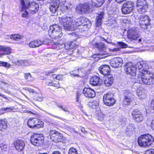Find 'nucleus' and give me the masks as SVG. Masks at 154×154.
I'll return each mask as SVG.
<instances>
[{"label": "nucleus", "instance_id": "nucleus-49", "mask_svg": "<svg viewBox=\"0 0 154 154\" xmlns=\"http://www.w3.org/2000/svg\"><path fill=\"white\" fill-rule=\"evenodd\" d=\"M134 128L132 125H129L127 127V131L128 132L132 131Z\"/></svg>", "mask_w": 154, "mask_h": 154}, {"label": "nucleus", "instance_id": "nucleus-62", "mask_svg": "<svg viewBox=\"0 0 154 154\" xmlns=\"http://www.w3.org/2000/svg\"><path fill=\"white\" fill-rule=\"evenodd\" d=\"M52 154H61V153L57 151H56L52 153Z\"/></svg>", "mask_w": 154, "mask_h": 154}, {"label": "nucleus", "instance_id": "nucleus-30", "mask_svg": "<svg viewBox=\"0 0 154 154\" xmlns=\"http://www.w3.org/2000/svg\"><path fill=\"white\" fill-rule=\"evenodd\" d=\"M35 126L34 128H42L43 126L44 123L40 120L38 119L35 118Z\"/></svg>", "mask_w": 154, "mask_h": 154}, {"label": "nucleus", "instance_id": "nucleus-57", "mask_svg": "<svg viewBox=\"0 0 154 154\" xmlns=\"http://www.w3.org/2000/svg\"><path fill=\"white\" fill-rule=\"evenodd\" d=\"M81 131L84 133H86L87 132L85 130V128L84 127H82L81 128Z\"/></svg>", "mask_w": 154, "mask_h": 154}, {"label": "nucleus", "instance_id": "nucleus-5", "mask_svg": "<svg viewBox=\"0 0 154 154\" xmlns=\"http://www.w3.org/2000/svg\"><path fill=\"white\" fill-rule=\"evenodd\" d=\"M48 33L52 38H58L61 37L62 35L61 27L57 24H54L50 26Z\"/></svg>", "mask_w": 154, "mask_h": 154}, {"label": "nucleus", "instance_id": "nucleus-54", "mask_svg": "<svg viewBox=\"0 0 154 154\" xmlns=\"http://www.w3.org/2000/svg\"><path fill=\"white\" fill-rule=\"evenodd\" d=\"M110 50H111V51H119L120 50L119 48H114L113 49H110Z\"/></svg>", "mask_w": 154, "mask_h": 154}, {"label": "nucleus", "instance_id": "nucleus-51", "mask_svg": "<svg viewBox=\"0 0 154 154\" xmlns=\"http://www.w3.org/2000/svg\"><path fill=\"white\" fill-rule=\"evenodd\" d=\"M145 154H154V149H151L146 151Z\"/></svg>", "mask_w": 154, "mask_h": 154}, {"label": "nucleus", "instance_id": "nucleus-52", "mask_svg": "<svg viewBox=\"0 0 154 154\" xmlns=\"http://www.w3.org/2000/svg\"><path fill=\"white\" fill-rule=\"evenodd\" d=\"M52 86H53L57 88H59L60 87L59 82L55 83L53 82L52 84Z\"/></svg>", "mask_w": 154, "mask_h": 154}, {"label": "nucleus", "instance_id": "nucleus-29", "mask_svg": "<svg viewBox=\"0 0 154 154\" xmlns=\"http://www.w3.org/2000/svg\"><path fill=\"white\" fill-rule=\"evenodd\" d=\"M113 77L112 76L107 78L104 80V84L107 87L111 86L113 83Z\"/></svg>", "mask_w": 154, "mask_h": 154}, {"label": "nucleus", "instance_id": "nucleus-35", "mask_svg": "<svg viewBox=\"0 0 154 154\" xmlns=\"http://www.w3.org/2000/svg\"><path fill=\"white\" fill-rule=\"evenodd\" d=\"M23 37L19 34H13L11 35L10 36L11 39L16 41L21 39Z\"/></svg>", "mask_w": 154, "mask_h": 154}, {"label": "nucleus", "instance_id": "nucleus-3", "mask_svg": "<svg viewBox=\"0 0 154 154\" xmlns=\"http://www.w3.org/2000/svg\"><path fill=\"white\" fill-rule=\"evenodd\" d=\"M20 4L22 11H24L28 9L32 14L35 13L38 11L39 5L34 2H30L28 0H21Z\"/></svg>", "mask_w": 154, "mask_h": 154}, {"label": "nucleus", "instance_id": "nucleus-61", "mask_svg": "<svg viewBox=\"0 0 154 154\" xmlns=\"http://www.w3.org/2000/svg\"><path fill=\"white\" fill-rule=\"evenodd\" d=\"M26 111V113H31L32 114H35V113H34L33 112H32L30 111L26 110V111Z\"/></svg>", "mask_w": 154, "mask_h": 154}, {"label": "nucleus", "instance_id": "nucleus-46", "mask_svg": "<svg viewBox=\"0 0 154 154\" xmlns=\"http://www.w3.org/2000/svg\"><path fill=\"white\" fill-rule=\"evenodd\" d=\"M86 20H85V22L86 23V24L85 25H83V26H86L87 27H88L89 26H91V23L90 20H88L86 18Z\"/></svg>", "mask_w": 154, "mask_h": 154}, {"label": "nucleus", "instance_id": "nucleus-59", "mask_svg": "<svg viewBox=\"0 0 154 154\" xmlns=\"http://www.w3.org/2000/svg\"><path fill=\"white\" fill-rule=\"evenodd\" d=\"M52 82H47V84L48 86H52Z\"/></svg>", "mask_w": 154, "mask_h": 154}, {"label": "nucleus", "instance_id": "nucleus-41", "mask_svg": "<svg viewBox=\"0 0 154 154\" xmlns=\"http://www.w3.org/2000/svg\"><path fill=\"white\" fill-rule=\"evenodd\" d=\"M68 154H78L76 149L73 148H70L69 150Z\"/></svg>", "mask_w": 154, "mask_h": 154}, {"label": "nucleus", "instance_id": "nucleus-37", "mask_svg": "<svg viewBox=\"0 0 154 154\" xmlns=\"http://www.w3.org/2000/svg\"><path fill=\"white\" fill-rule=\"evenodd\" d=\"M137 96L139 97V99H143L145 97V95L144 94L142 91L138 90L137 92Z\"/></svg>", "mask_w": 154, "mask_h": 154}, {"label": "nucleus", "instance_id": "nucleus-56", "mask_svg": "<svg viewBox=\"0 0 154 154\" xmlns=\"http://www.w3.org/2000/svg\"><path fill=\"white\" fill-rule=\"evenodd\" d=\"M80 94H78L76 95V102H79V98L80 97Z\"/></svg>", "mask_w": 154, "mask_h": 154}, {"label": "nucleus", "instance_id": "nucleus-8", "mask_svg": "<svg viewBox=\"0 0 154 154\" xmlns=\"http://www.w3.org/2000/svg\"><path fill=\"white\" fill-rule=\"evenodd\" d=\"M95 47L100 51L98 55L100 58H104L108 56L107 52L106 51V47L104 44L102 43L96 44Z\"/></svg>", "mask_w": 154, "mask_h": 154}, {"label": "nucleus", "instance_id": "nucleus-39", "mask_svg": "<svg viewBox=\"0 0 154 154\" xmlns=\"http://www.w3.org/2000/svg\"><path fill=\"white\" fill-rule=\"evenodd\" d=\"M7 146L3 144H0V153H3L7 149Z\"/></svg>", "mask_w": 154, "mask_h": 154}, {"label": "nucleus", "instance_id": "nucleus-60", "mask_svg": "<svg viewBox=\"0 0 154 154\" xmlns=\"http://www.w3.org/2000/svg\"><path fill=\"white\" fill-rule=\"evenodd\" d=\"M152 127L154 130V119L153 120L151 123Z\"/></svg>", "mask_w": 154, "mask_h": 154}, {"label": "nucleus", "instance_id": "nucleus-20", "mask_svg": "<svg viewBox=\"0 0 154 154\" xmlns=\"http://www.w3.org/2000/svg\"><path fill=\"white\" fill-rule=\"evenodd\" d=\"M77 10L82 13H88L90 10V7L87 4L81 5L77 8Z\"/></svg>", "mask_w": 154, "mask_h": 154}, {"label": "nucleus", "instance_id": "nucleus-36", "mask_svg": "<svg viewBox=\"0 0 154 154\" xmlns=\"http://www.w3.org/2000/svg\"><path fill=\"white\" fill-rule=\"evenodd\" d=\"M35 118H33L32 119H30L28 120L27 124L29 127L33 128L35 127Z\"/></svg>", "mask_w": 154, "mask_h": 154}, {"label": "nucleus", "instance_id": "nucleus-9", "mask_svg": "<svg viewBox=\"0 0 154 154\" xmlns=\"http://www.w3.org/2000/svg\"><path fill=\"white\" fill-rule=\"evenodd\" d=\"M50 136L51 140L56 143L63 142L64 139L61 134L55 131H51Z\"/></svg>", "mask_w": 154, "mask_h": 154}, {"label": "nucleus", "instance_id": "nucleus-34", "mask_svg": "<svg viewBox=\"0 0 154 154\" xmlns=\"http://www.w3.org/2000/svg\"><path fill=\"white\" fill-rule=\"evenodd\" d=\"M7 125L6 121L0 120V130H2L7 128Z\"/></svg>", "mask_w": 154, "mask_h": 154}, {"label": "nucleus", "instance_id": "nucleus-27", "mask_svg": "<svg viewBox=\"0 0 154 154\" xmlns=\"http://www.w3.org/2000/svg\"><path fill=\"white\" fill-rule=\"evenodd\" d=\"M2 48H1L0 50V51H3L4 53L2 54H1V56L5 54H9L11 53V49L10 47L8 46H2Z\"/></svg>", "mask_w": 154, "mask_h": 154}, {"label": "nucleus", "instance_id": "nucleus-50", "mask_svg": "<svg viewBox=\"0 0 154 154\" xmlns=\"http://www.w3.org/2000/svg\"><path fill=\"white\" fill-rule=\"evenodd\" d=\"M55 70V69H52L51 70H50L48 72H45V74L46 75L48 76L50 74H51L54 73Z\"/></svg>", "mask_w": 154, "mask_h": 154}, {"label": "nucleus", "instance_id": "nucleus-21", "mask_svg": "<svg viewBox=\"0 0 154 154\" xmlns=\"http://www.w3.org/2000/svg\"><path fill=\"white\" fill-rule=\"evenodd\" d=\"M14 146L16 149L19 151H22L23 149L25 144L22 140H19L16 141L14 143Z\"/></svg>", "mask_w": 154, "mask_h": 154}, {"label": "nucleus", "instance_id": "nucleus-58", "mask_svg": "<svg viewBox=\"0 0 154 154\" xmlns=\"http://www.w3.org/2000/svg\"><path fill=\"white\" fill-rule=\"evenodd\" d=\"M125 0H115L116 1L119 3H121L122 2Z\"/></svg>", "mask_w": 154, "mask_h": 154}, {"label": "nucleus", "instance_id": "nucleus-44", "mask_svg": "<svg viewBox=\"0 0 154 154\" xmlns=\"http://www.w3.org/2000/svg\"><path fill=\"white\" fill-rule=\"evenodd\" d=\"M117 43L119 45V46H121L122 48H127L128 46L127 45L123 42H117Z\"/></svg>", "mask_w": 154, "mask_h": 154}, {"label": "nucleus", "instance_id": "nucleus-10", "mask_svg": "<svg viewBox=\"0 0 154 154\" xmlns=\"http://www.w3.org/2000/svg\"><path fill=\"white\" fill-rule=\"evenodd\" d=\"M103 101L106 105L111 106L115 103L116 100L113 97L112 94L108 93L104 95Z\"/></svg>", "mask_w": 154, "mask_h": 154}, {"label": "nucleus", "instance_id": "nucleus-45", "mask_svg": "<svg viewBox=\"0 0 154 154\" xmlns=\"http://www.w3.org/2000/svg\"><path fill=\"white\" fill-rule=\"evenodd\" d=\"M79 72V70L77 69L71 72V74L72 75L74 76H79L78 73Z\"/></svg>", "mask_w": 154, "mask_h": 154}, {"label": "nucleus", "instance_id": "nucleus-13", "mask_svg": "<svg viewBox=\"0 0 154 154\" xmlns=\"http://www.w3.org/2000/svg\"><path fill=\"white\" fill-rule=\"evenodd\" d=\"M61 9L65 12L71 15L72 14V5L68 2H63L61 3Z\"/></svg>", "mask_w": 154, "mask_h": 154}, {"label": "nucleus", "instance_id": "nucleus-26", "mask_svg": "<svg viewBox=\"0 0 154 154\" xmlns=\"http://www.w3.org/2000/svg\"><path fill=\"white\" fill-rule=\"evenodd\" d=\"M139 19L140 20V23H144L147 24H149V20L148 16L145 15H142L139 17Z\"/></svg>", "mask_w": 154, "mask_h": 154}, {"label": "nucleus", "instance_id": "nucleus-4", "mask_svg": "<svg viewBox=\"0 0 154 154\" xmlns=\"http://www.w3.org/2000/svg\"><path fill=\"white\" fill-rule=\"evenodd\" d=\"M153 141V138L149 134H144L141 136L138 139L139 145L141 147H145L150 146Z\"/></svg>", "mask_w": 154, "mask_h": 154}, {"label": "nucleus", "instance_id": "nucleus-15", "mask_svg": "<svg viewBox=\"0 0 154 154\" xmlns=\"http://www.w3.org/2000/svg\"><path fill=\"white\" fill-rule=\"evenodd\" d=\"M82 93L85 97L88 98H93L95 96V91L89 88H84Z\"/></svg>", "mask_w": 154, "mask_h": 154}, {"label": "nucleus", "instance_id": "nucleus-19", "mask_svg": "<svg viewBox=\"0 0 154 154\" xmlns=\"http://www.w3.org/2000/svg\"><path fill=\"white\" fill-rule=\"evenodd\" d=\"M100 72L104 75H108L110 73L109 67L106 65H101L98 69Z\"/></svg>", "mask_w": 154, "mask_h": 154}, {"label": "nucleus", "instance_id": "nucleus-11", "mask_svg": "<svg viewBox=\"0 0 154 154\" xmlns=\"http://www.w3.org/2000/svg\"><path fill=\"white\" fill-rule=\"evenodd\" d=\"M124 70L127 74L131 75L132 76H136V69L134 66L131 63H127L124 66ZM136 76H135V77Z\"/></svg>", "mask_w": 154, "mask_h": 154}, {"label": "nucleus", "instance_id": "nucleus-22", "mask_svg": "<svg viewBox=\"0 0 154 154\" xmlns=\"http://www.w3.org/2000/svg\"><path fill=\"white\" fill-rule=\"evenodd\" d=\"M100 78L97 76L94 75L91 77L90 80V84L93 86L99 85L100 83Z\"/></svg>", "mask_w": 154, "mask_h": 154}, {"label": "nucleus", "instance_id": "nucleus-40", "mask_svg": "<svg viewBox=\"0 0 154 154\" xmlns=\"http://www.w3.org/2000/svg\"><path fill=\"white\" fill-rule=\"evenodd\" d=\"M26 62V61L25 60H19L16 62V64L18 66H24L25 65V63Z\"/></svg>", "mask_w": 154, "mask_h": 154}, {"label": "nucleus", "instance_id": "nucleus-63", "mask_svg": "<svg viewBox=\"0 0 154 154\" xmlns=\"http://www.w3.org/2000/svg\"><path fill=\"white\" fill-rule=\"evenodd\" d=\"M5 110H12L13 109L12 107L11 108H6L5 109Z\"/></svg>", "mask_w": 154, "mask_h": 154}, {"label": "nucleus", "instance_id": "nucleus-42", "mask_svg": "<svg viewBox=\"0 0 154 154\" xmlns=\"http://www.w3.org/2000/svg\"><path fill=\"white\" fill-rule=\"evenodd\" d=\"M142 64H143L142 61L137 62L135 65V68L140 69L142 68Z\"/></svg>", "mask_w": 154, "mask_h": 154}, {"label": "nucleus", "instance_id": "nucleus-17", "mask_svg": "<svg viewBox=\"0 0 154 154\" xmlns=\"http://www.w3.org/2000/svg\"><path fill=\"white\" fill-rule=\"evenodd\" d=\"M139 35L138 34L136 29L134 28L128 30V38L135 40L139 38Z\"/></svg>", "mask_w": 154, "mask_h": 154}, {"label": "nucleus", "instance_id": "nucleus-18", "mask_svg": "<svg viewBox=\"0 0 154 154\" xmlns=\"http://www.w3.org/2000/svg\"><path fill=\"white\" fill-rule=\"evenodd\" d=\"M60 4L59 0H54L51 1L49 6L50 11L53 13H55L57 11Z\"/></svg>", "mask_w": 154, "mask_h": 154}, {"label": "nucleus", "instance_id": "nucleus-23", "mask_svg": "<svg viewBox=\"0 0 154 154\" xmlns=\"http://www.w3.org/2000/svg\"><path fill=\"white\" fill-rule=\"evenodd\" d=\"M43 44V42L39 40H36L30 42L29 46L30 48H35L39 47Z\"/></svg>", "mask_w": 154, "mask_h": 154}, {"label": "nucleus", "instance_id": "nucleus-7", "mask_svg": "<svg viewBox=\"0 0 154 154\" xmlns=\"http://www.w3.org/2000/svg\"><path fill=\"white\" fill-rule=\"evenodd\" d=\"M44 138L42 134H35L32 136L30 141L33 145L38 146L42 143Z\"/></svg>", "mask_w": 154, "mask_h": 154}, {"label": "nucleus", "instance_id": "nucleus-33", "mask_svg": "<svg viewBox=\"0 0 154 154\" xmlns=\"http://www.w3.org/2000/svg\"><path fill=\"white\" fill-rule=\"evenodd\" d=\"M145 5H147V2L146 0H137V7L138 6H144Z\"/></svg>", "mask_w": 154, "mask_h": 154}, {"label": "nucleus", "instance_id": "nucleus-24", "mask_svg": "<svg viewBox=\"0 0 154 154\" xmlns=\"http://www.w3.org/2000/svg\"><path fill=\"white\" fill-rule=\"evenodd\" d=\"M142 68H143V73L144 74H151L152 73V72L148 69V66L146 64L145 61H142Z\"/></svg>", "mask_w": 154, "mask_h": 154}, {"label": "nucleus", "instance_id": "nucleus-38", "mask_svg": "<svg viewBox=\"0 0 154 154\" xmlns=\"http://www.w3.org/2000/svg\"><path fill=\"white\" fill-rule=\"evenodd\" d=\"M0 66H2L7 68H9L10 67L11 65L10 63L7 62L0 61Z\"/></svg>", "mask_w": 154, "mask_h": 154}, {"label": "nucleus", "instance_id": "nucleus-64", "mask_svg": "<svg viewBox=\"0 0 154 154\" xmlns=\"http://www.w3.org/2000/svg\"><path fill=\"white\" fill-rule=\"evenodd\" d=\"M29 91L30 93H33L34 92V91L33 89H30L29 90Z\"/></svg>", "mask_w": 154, "mask_h": 154}, {"label": "nucleus", "instance_id": "nucleus-48", "mask_svg": "<svg viewBox=\"0 0 154 154\" xmlns=\"http://www.w3.org/2000/svg\"><path fill=\"white\" fill-rule=\"evenodd\" d=\"M24 77L26 79H28L29 81L31 80V76L30 73L24 74Z\"/></svg>", "mask_w": 154, "mask_h": 154}, {"label": "nucleus", "instance_id": "nucleus-32", "mask_svg": "<svg viewBox=\"0 0 154 154\" xmlns=\"http://www.w3.org/2000/svg\"><path fill=\"white\" fill-rule=\"evenodd\" d=\"M98 105V103L95 101H90L88 103V106L93 109L96 108Z\"/></svg>", "mask_w": 154, "mask_h": 154}, {"label": "nucleus", "instance_id": "nucleus-47", "mask_svg": "<svg viewBox=\"0 0 154 154\" xmlns=\"http://www.w3.org/2000/svg\"><path fill=\"white\" fill-rule=\"evenodd\" d=\"M26 10L23 11L24 12L22 14V16L23 17L27 18L28 17L29 13Z\"/></svg>", "mask_w": 154, "mask_h": 154}, {"label": "nucleus", "instance_id": "nucleus-28", "mask_svg": "<svg viewBox=\"0 0 154 154\" xmlns=\"http://www.w3.org/2000/svg\"><path fill=\"white\" fill-rule=\"evenodd\" d=\"M104 1L105 0H91L92 5L96 7L101 6Z\"/></svg>", "mask_w": 154, "mask_h": 154}, {"label": "nucleus", "instance_id": "nucleus-25", "mask_svg": "<svg viewBox=\"0 0 154 154\" xmlns=\"http://www.w3.org/2000/svg\"><path fill=\"white\" fill-rule=\"evenodd\" d=\"M104 14L103 12H100V14H98V16L96 18V26L97 27L100 26L102 24V19L103 18Z\"/></svg>", "mask_w": 154, "mask_h": 154}, {"label": "nucleus", "instance_id": "nucleus-2", "mask_svg": "<svg viewBox=\"0 0 154 154\" xmlns=\"http://www.w3.org/2000/svg\"><path fill=\"white\" fill-rule=\"evenodd\" d=\"M143 72L139 71L135 77L136 83L145 85H151L154 84V78L152 76L147 75Z\"/></svg>", "mask_w": 154, "mask_h": 154}, {"label": "nucleus", "instance_id": "nucleus-1", "mask_svg": "<svg viewBox=\"0 0 154 154\" xmlns=\"http://www.w3.org/2000/svg\"><path fill=\"white\" fill-rule=\"evenodd\" d=\"M72 16H63L60 20V23L65 29L69 31H74L77 27L86 24L85 20V17H81L77 19L75 22L73 21Z\"/></svg>", "mask_w": 154, "mask_h": 154}, {"label": "nucleus", "instance_id": "nucleus-31", "mask_svg": "<svg viewBox=\"0 0 154 154\" xmlns=\"http://www.w3.org/2000/svg\"><path fill=\"white\" fill-rule=\"evenodd\" d=\"M138 12L140 14L146 12L148 8V5H145L144 6L137 7Z\"/></svg>", "mask_w": 154, "mask_h": 154}, {"label": "nucleus", "instance_id": "nucleus-16", "mask_svg": "<svg viewBox=\"0 0 154 154\" xmlns=\"http://www.w3.org/2000/svg\"><path fill=\"white\" fill-rule=\"evenodd\" d=\"M123 60L120 57L114 58L111 60L110 65L113 67L117 68L121 66L122 64Z\"/></svg>", "mask_w": 154, "mask_h": 154}, {"label": "nucleus", "instance_id": "nucleus-43", "mask_svg": "<svg viewBox=\"0 0 154 154\" xmlns=\"http://www.w3.org/2000/svg\"><path fill=\"white\" fill-rule=\"evenodd\" d=\"M141 27L144 29H147V26L149 25V24H147L144 23H140Z\"/></svg>", "mask_w": 154, "mask_h": 154}, {"label": "nucleus", "instance_id": "nucleus-53", "mask_svg": "<svg viewBox=\"0 0 154 154\" xmlns=\"http://www.w3.org/2000/svg\"><path fill=\"white\" fill-rule=\"evenodd\" d=\"M150 108L154 110V99L152 100L151 102Z\"/></svg>", "mask_w": 154, "mask_h": 154}, {"label": "nucleus", "instance_id": "nucleus-12", "mask_svg": "<svg viewBox=\"0 0 154 154\" xmlns=\"http://www.w3.org/2000/svg\"><path fill=\"white\" fill-rule=\"evenodd\" d=\"M124 95L123 103L125 105H129L132 101L133 95L131 91L127 90L124 91Z\"/></svg>", "mask_w": 154, "mask_h": 154}, {"label": "nucleus", "instance_id": "nucleus-6", "mask_svg": "<svg viewBox=\"0 0 154 154\" xmlns=\"http://www.w3.org/2000/svg\"><path fill=\"white\" fill-rule=\"evenodd\" d=\"M134 4L131 1L127 2L123 5L122 11L123 14H126L131 13L134 8Z\"/></svg>", "mask_w": 154, "mask_h": 154}, {"label": "nucleus", "instance_id": "nucleus-55", "mask_svg": "<svg viewBox=\"0 0 154 154\" xmlns=\"http://www.w3.org/2000/svg\"><path fill=\"white\" fill-rule=\"evenodd\" d=\"M50 114V115H51V116L55 117V118H58V119H62V118L60 117H59V116H56V115H54L52 114Z\"/></svg>", "mask_w": 154, "mask_h": 154}, {"label": "nucleus", "instance_id": "nucleus-14", "mask_svg": "<svg viewBox=\"0 0 154 154\" xmlns=\"http://www.w3.org/2000/svg\"><path fill=\"white\" fill-rule=\"evenodd\" d=\"M132 115L134 119L137 122H140L143 119V115L137 109H135L133 110Z\"/></svg>", "mask_w": 154, "mask_h": 154}]
</instances>
